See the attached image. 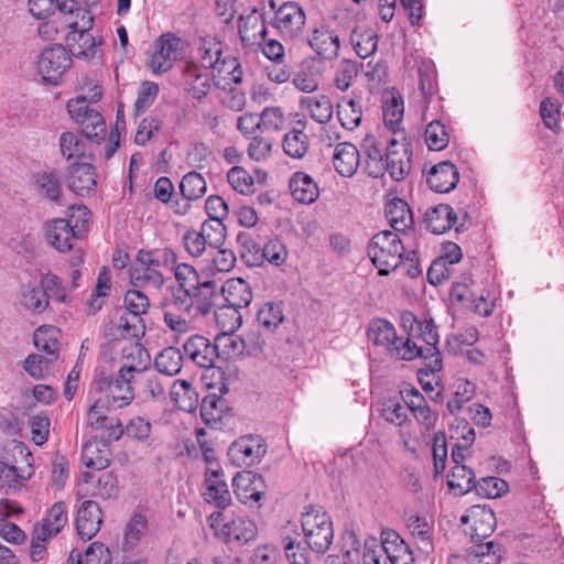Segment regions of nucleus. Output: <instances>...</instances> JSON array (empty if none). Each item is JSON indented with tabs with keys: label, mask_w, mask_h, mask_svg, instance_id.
Returning <instances> with one entry per match:
<instances>
[{
	"label": "nucleus",
	"mask_w": 564,
	"mask_h": 564,
	"mask_svg": "<svg viewBox=\"0 0 564 564\" xmlns=\"http://www.w3.org/2000/svg\"><path fill=\"white\" fill-rule=\"evenodd\" d=\"M65 303L67 291L59 276L52 272L42 273L37 283L22 284L19 290V305L32 315H41L50 308V300Z\"/></svg>",
	"instance_id": "nucleus-1"
},
{
	"label": "nucleus",
	"mask_w": 564,
	"mask_h": 564,
	"mask_svg": "<svg viewBox=\"0 0 564 564\" xmlns=\"http://www.w3.org/2000/svg\"><path fill=\"white\" fill-rule=\"evenodd\" d=\"M85 143H59L62 154L69 162L66 175L68 188L78 196L85 197L94 193L97 185L93 155L86 153Z\"/></svg>",
	"instance_id": "nucleus-2"
},
{
	"label": "nucleus",
	"mask_w": 564,
	"mask_h": 564,
	"mask_svg": "<svg viewBox=\"0 0 564 564\" xmlns=\"http://www.w3.org/2000/svg\"><path fill=\"white\" fill-rule=\"evenodd\" d=\"M402 327L406 330L408 337L416 341L421 340L424 345L417 344V349L422 352L417 356L425 360L429 371L437 372L442 369V357L437 347L440 336L437 328L431 317L417 319L411 311H404L401 314Z\"/></svg>",
	"instance_id": "nucleus-3"
},
{
	"label": "nucleus",
	"mask_w": 564,
	"mask_h": 564,
	"mask_svg": "<svg viewBox=\"0 0 564 564\" xmlns=\"http://www.w3.org/2000/svg\"><path fill=\"white\" fill-rule=\"evenodd\" d=\"M160 308L165 325L173 333L185 334L194 327L197 315L189 292L167 286L166 293L160 302Z\"/></svg>",
	"instance_id": "nucleus-4"
},
{
	"label": "nucleus",
	"mask_w": 564,
	"mask_h": 564,
	"mask_svg": "<svg viewBox=\"0 0 564 564\" xmlns=\"http://www.w3.org/2000/svg\"><path fill=\"white\" fill-rule=\"evenodd\" d=\"M367 251L379 274L388 275L401 264L404 246L397 232L382 230L371 238Z\"/></svg>",
	"instance_id": "nucleus-5"
},
{
	"label": "nucleus",
	"mask_w": 564,
	"mask_h": 564,
	"mask_svg": "<svg viewBox=\"0 0 564 564\" xmlns=\"http://www.w3.org/2000/svg\"><path fill=\"white\" fill-rule=\"evenodd\" d=\"M367 333L373 345L384 347L397 359L413 360L422 352L417 349L416 341L398 337L393 324L387 319L371 321Z\"/></svg>",
	"instance_id": "nucleus-6"
},
{
	"label": "nucleus",
	"mask_w": 564,
	"mask_h": 564,
	"mask_svg": "<svg viewBox=\"0 0 564 564\" xmlns=\"http://www.w3.org/2000/svg\"><path fill=\"white\" fill-rule=\"evenodd\" d=\"M302 530L308 547L316 553H325L334 539L333 522L322 507H308L302 513Z\"/></svg>",
	"instance_id": "nucleus-7"
},
{
	"label": "nucleus",
	"mask_w": 564,
	"mask_h": 564,
	"mask_svg": "<svg viewBox=\"0 0 564 564\" xmlns=\"http://www.w3.org/2000/svg\"><path fill=\"white\" fill-rule=\"evenodd\" d=\"M129 370L131 368L118 370L115 377L101 373L95 379L96 390L102 394L99 399L104 400L107 409H122L133 401V384L137 380L126 375Z\"/></svg>",
	"instance_id": "nucleus-8"
},
{
	"label": "nucleus",
	"mask_w": 564,
	"mask_h": 564,
	"mask_svg": "<svg viewBox=\"0 0 564 564\" xmlns=\"http://www.w3.org/2000/svg\"><path fill=\"white\" fill-rule=\"evenodd\" d=\"M77 15H80V20L68 21L70 31L66 35V43L74 56L91 59L97 56L101 41L90 33L94 24L90 12L88 10H77Z\"/></svg>",
	"instance_id": "nucleus-9"
},
{
	"label": "nucleus",
	"mask_w": 564,
	"mask_h": 564,
	"mask_svg": "<svg viewBox=\"0 0 564 564\" xmlns=\"http://www.w3.org/2000/svg\"><path fill=\"white\" fill-rule=\"evenodd\" d=\"M224 520V513L220 511H215L208 517L214 534L225 543L237 541L246 544L256 539L258 528L252 520L243 517H238L227 523Z\"/></svg>",
	"instance_id": "nucleus-10"
},
{
	"label": "nucleus",
	"mask_w": 564,
	"mask_h": 564,
	"mask_svg": "<svg viewBox=\"0 0 564 564\" xmlns=\"http://www.w3.org/2000/svg\"><path fill=\"white\" fill-rule=\"evenodd\" d=\"M423 221L426 229L436 235L444 234L453 227L459 232L469 221V215L465 208H458L455 212L448 204H438L425 212Z\"/></svg>",
	"instance_id": "nucleus-11"
},
{
	"label": "nucleus",
	"mask_w": 564,
	"mask_h": 564,
	"mask_svg": "<svg viewBox=\"0 0 564 564\" xmlns=\"http://www.w3.org/2000/svg\"><path fill=\"white\" fill-rule=\"evenodd\" d=\"M70 54L62 45L45 48L37 58L36 69L43 82L57 85L72 67Z\"/></svg>",
	"instance_id": "nucleus-12"
},
{
	"label": "nucleus",
	"mask_w": 564,
	"mask_h": 564,
	"mask_svg": "<svg viewBox=\"0 0 564 564\" xmlns=\"http://www.w3.org/2000/svg\"><path fill=\"white\" fill-rule=\"evenodd\" d=\"M265 440L260 435L248 434L236 440L228 449L231 463L238 467L259 464L267 453Z\"/></svg>",
	"instance_id": "nucleus-13"
},
{
	"label": "nucleus",
	"mask_w": 564,
	"mask_h": 564,
	"mask_svg": "<svg viewBox=\"0 0 564 564\" xmlns=\"http://www.w3.org/2000/svg\"><path fill=\"white\" fill-rule=\"evenodd\" d=\"M182 51L183 42L180 37L171 33L163 34L154 43L148 67L153 74L165 73L173 67Z\"/></svg>",
	"instance_id": "nucleus-14"
},
{
	"label": "nucleus",
	"mask_w": 564,
	"mask_h": 564,
	"mask_svg": "<svg viewBox=\"0 0 564 564\" xmlns=\"http://www.w3.org/2000/svg\"><path fill=\"white\" fill-rule=\"evenodd\" d=\"M306 15L296 2H284L274 13L272 25L285 40H294L303 34Z\"/></svg>",
	"instance_id": "nucleus-15"
},
{
	"label": "nucleus",
	"mask_w": 564,
	"mask_h": 564,
	"mask_svg": "<svg viewBox=\"0 0 564 564\" xmlns=\"http://www.w3.org/2000/svg\"><path fill=\"white\" fill-rule=\"evenodd\" d=\"M462 522L465 524L464 532L471 542L490 538L497 525L495 512L484 506H473L468 513L462 517Z\"/></svg>",
	"instance_id": "nucleus-16"
},
{
	"label": "nucleus",
	"mask_w": 564,
	"mask_h": 564,
	"mask_svg": "<svg viewBox=\"0 0 564 564\" xmlns=\"http://www.w3.org/2000/svg\"><path fill=\"white\" fill-rule=\"evenodd\" d=\"M75 215L67 219H53L46 224V239L59 252H66L75 248V242L80 239L82 229L78 221L73 224Z\"/></svg>",
	"instance_id": "nucleus-17"
},
{
	"label": "nucleus",
	"mask_w": 564,
	"mask_h": 564,
	"mask_svg": "<svg viewBox=\"0 0 564 564\" xmlns=\"http://www.w3.org/2000/svg\"><path fill=\"white\" fill-rule=\"evenodd\" d=\"M213 74L196 62H186L182 66L180 85L192 98L202 99L212 89Z\"/></svg>",
	"instance_id": "nucleus-18"
},
{
	"label": "nucleus",
	"mask_w": 564,
	"mask_h": 564,
	"mask_svg": "<svg viewBox=\"0 0 564 564\" xmlns=\"http://www.w3.org/2000/svg\"><path fill=\"white\" fill-rule=\"evenodd\" d=\"M184 356L200 368L209 369L219 358L218 347L203 335H192L183 344Z\"/></svg>",
	"instance_id": "nucleus-19"
},
{
	"label": "nucleus",
	"mask_w": 564,
	"mask_h": 564,
	"mask_svg": "<svg viewBox=\"0 0 564 564\" xmlns=\"http://www.w3.org/2000/svg\"><path fill=\"white\" fill-rule=\"evenodd\" d=\"M107 409L102 399H97L88 410L89 425L104 432L106 442H115L124 433L123 425L118 417L106 415Z\"/></svg>",
	"instance_id": "nucleus-20"
},
{
	"label": "nucleus",
	"mask_w": 564,
	"mask_h": 564,
	"mask_svg": "<svg viewBox=\"0 0 564 564\" xmlns=\"http://www.w3.org/2000/svg\"><path fill=\"white\" fill-rule=\"evenodd\" d=\"M204 482L203 498L207 503L219 509H225L230 505L231 495L220 467H207Z\"/></svg>",
	"instance_id": "nucleus-21"
},
{
	"label": "nucleus",
	"mask_w": 564,
	"mask_h": 564,
	"mask_svg": "<svg viewBox=\"0 0 564 564\" xmlns=\"http://www.w3.org/2000/svg\"><path fill=\"white\" fill-rule=\"evenodd\" d=\"M232 488L237 499L245 505H257L264 494L261 475L252 471H240L232 479Z\"/></svg>",
	"instance_id": "nucleus-22"
},
{
	"label": "nucleus",
	"mask_w": 564,
	"mask_h": 564,
	"mask_svg": "<svg viewBox=\"0 0 564 564\" xmlns=\"http://www.w3.org/2000/svg\"><path fill=\"white\" fill-rule=\"evenodd\" d=\"M310 47L324 61L337 58L340 41L336 31L326 24L315 26L307 37Z\"/></svg>",
	"instance_id": "nucleus-23"
},
{
	"label": "nucleus",
	"mask_w": 564,
	"mask_h": 564,
	"mask_svg": "<svg viewBox=\"0 0 564 564\" xmlns=\"http://www.w3.org/2000/svg\"><path fill=\"white\" fill-rule=\"evenodd\" d=\"M411 143H388L386 149V170L395 182L403 181L412 167Z\"/></svg>",
	"instance_id": "nucleus-24"
},
{
	"label": "nucleus",
	"mask_w": 564,
	"mask_h": 564,
	"mask_svg": "<svg viewBox=\"0 0 564 564\" xmlns=\"http://www.w3.org/2000/svg\"><path fill=\"white\" fill-rule=\"evenodd\" d=\"M102 512L99 505L94 500H85L76 517V530L83 540H91L100 529Z\"/></svg>",
	"instance_id": "nucleus-25"
},
{
	"label": "nucleus",
	"mask_w": 564,
	"mask_h": 564,
	"mask_svg": "<svg viewBox=\"0 0 564 564\" xmlns=\"http://www.w3.org/2000/svg\"><path fill=\"white\" fill-rule=\"evenodd\" d=\"M459 182V171L449 161H442L431 167L426 175L429 187L436 193H449Z\"/></svg>",
	"instance_id": "nucleus-26"
},
{
	"label": "nucleus",
	"mask_w": 564,
	"mask_h": 564,
	"mask_svg": "<svg viewBox=\"0 0 564 564\" xmlns=\"http://www.w3.org/2000/svg\"><path fill=\"white\" fill-rule=\"evenodd\" d=\"M384 214L394 232L406 234L414 227V217L409 204L399 197L386 202Z\"/></svg>",
	"instance_id": "nucleus-27"
},
{
	"label": "nucleus",
	"mask_w": 564,
	"mask_h": 564,
	"mask_svg": "<svg viewBox=\"0 0 564 564\" xmlns=\"http://www.w3.org/2000/svg\"><path fill=\"white\" fill-rule=\"evenodd\" d=\"M238 31L245 46L261 44V40L267 34L262 14L257 10L241 14L238 21Z\"/></svg>",
	"instance_id": "nucleus-28"
},
{
	"label": "nucleus",
	"mask_w": 564,
	"mask_h": 564,
	"mask_svg": "<svg viewBox=\"0 0 564 564\" xmlns=\"http://www.w3.org/2000/svg\"><path fill=\"white\" fill-rule=\"evenodd\" d=\"M226 304L235 310L247 307L252 301V291L241 278L227 280L220 289Z\"/></svg>",
	"instance_id": "nucleus-29"
},
{
	"label": "nucleus",
	"mask_w": 564,
	"mask_h": 564,
	"mask_svg": "<svg viewBox=\"0 0 564 564\" xmlns=\"http://www.w3.org/2000/svg\"><path fill=\"white\" fill-rule=\"evenodd\" d=\"M189 293L197 317L206 316L213 312L216 305L215 301L218 297V285L214 280L202 281Z\"/></svg>",
	"instance_id": "nucleus-30"
},
{
	"label": "nucleus",
	"mask_w": 564,
	"mask_h": 564,
	"mask_svg": "<svg viewBox=\"0 0 564 564\" xmlns=\"http://www.w3.org/2000/svg\"><path fill=\"white\" fill-rule=\"evenodd\" d=\"M144 333V323L142 317H134L123 314L117 323H110L105 329V336L109 340H119L121 338H139Z\"/></svg>",
	"instance_id": "nucleus-31"
},
{
	"label": "nucleus",
	"mask_w": 564,
	"mask_h": 564,
	"mask_svg": "<svg viewBox=\"0 0 564 564\" xmlns=\"http://www.w3.org/2000/svg\"><path fill=\"white\" fill-rule=\"evenodd\" d=\"M150 365V355L145 348L138 343H132L122 349V364L119 370L131 368L128 376L138 380L143 376L144 370Z\"/></svg>",
	"instance_id": "nucleus-32"
},
{
	"label": "nucleus",
	"mask_w": 564,
	"mask_h": 564,
	"mask_svg": "<svg viewBox=\"0 0 564 564\" xmlns=\"http://www.w3.org/2000/svg\"><path fill=\"white\" fill-rule=\"evenodd\" d=\"M111 459V451L108 442L90 440L84 444L82 460L88 468L101 470L108 467Z\"/></svg>",
	"instance_id": "nucleus-33"
},
{
	"label": "nucleus",
	"mask_w": 564,
	"mask_h": 564,
	"mask_svg": "<svg viewBox=\"0 0 564 564\" xmlns=\"http://www.w3.org/2000/svg\"><path fill=\"white\" fill-rule=\"evenodd\" d=\"M359 150L355 143H337L333 164L335 170L345 177L352 176L360 162Z\"/></svg>",
	"instance_id": "nucleus-34"
},
{
	"label": "nucleus",
	"mask_w": 564,
	"mask_h": 564,
	"mask_svg": "<svg viewBox=\"0 0 564 564\" xmlns=\"http://www.w3.org/2000/svg\"><path fill=\"white\" fill-rule=\"evenodd\" d=\"M292 197L303 204L314 203L319 195L318 186L313 178L303 172H296L289 182Z\"/></svg>",
	"instance_id": "nucleus-35"
},
{
	"label": "nucleus",
	"mask_w": 564,
	"mask_h": 564,
	"mask_svg": "<svg viewBox=\"0 0 564 564\" xmlns=\"http://www.w3.org/2000/svg\"><path fill=\"white\" fill-rule=\"evenodd\" d=\"M88 104H90L89 100L82 96L72 98L67 102V111L77 123L89 121L95 130L100 131L104 129V119L99 112L90 109Z\"/></svg>",
	"instance_id": "nucleus-36"
},
{
	"label": "nucleus",
	"mask_w": 564,
	"mask_h": 564,
	"mask_svg": "<svg viewBox=\"0 0 564 564\" xmlns=\"http://www.w3.org/2000/svg\"><path fill=\"white\" fill-rule=\"evenodd\" d=\"M474 545L467 549V560L470 564H500L502 549L495 541L473 542Z\"/></svg>",
	"instance_id": "nucleus-37"
},
{
	"label": "nucleus",
	"mask_w": 564,
	"mask_h": 564,
	"mask_svg": "<svg viewBox=\"0 0 564 564\" xmlns=\"http://www.w3.org/2000/svg\"><path fill=\"white\" fill-rule=\"evenodd\" d=\"M34 185L42 197L56 204H61L62 181L57 171L47 170L35 174Z\"/></svg>",
	"instance_id": "nucleus-38"
},
{
	"label": "nucleus",
	"mask_w": 564,
	"mask_h": 564,
	"mask_svg": "<svg viewBox=\"0 0 564 564\" xmlns=\"http://www.w3.org/2000/svg\"><path fill=\"white\" fill-rule=\"evenodd\" d=\"M170 395L175 406L184 412L192 413L199 404L196 389L186 380L174 381Z\"/></svg>",
	"instance_id": "nucleus-39"
},
{
	"label": "nucleus",
	"mask_w": 564,
	"mask_h": 564,
	"mask_svg": "<svg viewBox=\"0 0 564 564\" xmlns=\"http://www.w3.org/2000/svg\"><path fill=\"white\" fill-rule=\"evenodd\" d=\"M404 105L401 96L388 93L383 97L382 115L386 127L393 133L401 132Z\"/></svg>",
	"instance_id": "nucleus-40"
},
{
	"label": "nucleus",
	"mask_w": 564,
	"mask_h": 564,
	"mask_svg": "<svg viewBox=\"0 0 564 564\" xmlns=\"http://www.w3.org/2000/svg\"><path fill=\"white\" fill-rule=\"evenodd\" d=\"M300 105L319 123L327 122L333 116V104L325 95L302 97Z\"/></svg>",
	"instance_id": "nucleus-41"
},
{
	"label": "nucleus",
	"mask_w": 564,
	"mask_h": 564,
	"mask_svg": "<svg viewBox=\"0 0 564 564\" xmlns=\"http://www.w3.org/2000/svg\"><path fill=\"white\" fill-rule=\"evenodd\" d=\"M111 291V275L110 271L107 267H102L99 271L96 286L87 301V308L89 314H96L99 312L104 304L106 297L110 295Z\"/></svg>",
	"instance_id": "nucleus-42"
},
{
	"label": "nucleus",
	"mask_w": 564,
	"mask_h": 564,
	"mask_svg": "<svg viewBox=\"0 0 564 564\" xmlns=\"http://www.w3.org/2000/svg\"><path fill=\"white\" fill-rule=\"evenodd\" d=\"M67 509L63 501L55 502L48 510L47 516L42 520V524L37 528L43 535L54 536L67 523Z\"/></svg>",
	"instance_id": "nucleus-43"
},
{
	"label": "nucleus",
	"mask_w": 564,
	"mask_h": 564,
	"mask_svg": "<svg viewBox=\"0 0 564 564\" xmlns=\"http://www.w3.org/2000/svg\"><path fill=\"white\" fill-rule=\"evenodd\" d=\"M69 564H111V555L108 549L100 543H93L86 550L84 556L77 550H73L68 557Z\"/></svg>",
	"instance_id": "nucleus-44"
},
{
	"label": "nucleus",
	"mask_w": 564,
	"mask_h": 564,
	"mask_svg": "<svg viewBox=\"0 0 564 564\" xmlns=\"http://www.w3.org/2000/svg\"><path fill=\"white\" fill-rule=\"evenodd\" d=\"M283 321L282 303L267 302L257 312V322L264 332H275Z\"/></svg>",
	"instance_id": "nucleus-45"
},
{
	"label": "nucleus",
	"mask_w": 564,
	"mask_h": 564,
	"mask_svg": "<svg viewBox=\"0 0 564 564\" xmlns=\"http://www.w3.org/2000/svg\"><path fill=\"white\" fill-rule=\"evenodd\" d=\"M475 473L466 465H454L448 475L447 485L451 489L457 490L459 495H465L476 485Z\"/></svg>",
	"instance_id": "nucleus-46"
},
{
	"label": "nucleus",
	"mask_w": 564,
	"mask_h": 564,
	"mask_svg": "<svg viewBox=\"0 0 564 564\" xmlns=\"http://www.w3.org/2000/svg\"><path fill=\"white\" fill-rule=\"evenodd\" d=\"M181 350L175 347L164 348L154 359V366L159 372L166 376L177 375L183 365Z\"/></svg>",
	"instance_id": "nucleus-47"
},
{
	"label": "nucleus",
	"mask_w": 564,
	"mask_h": 564,
	"mask_svg": "<svg viewBox=\"0 0 564 564\" xmlns=\"http://www.w3.org/2000/svg\"><path fill=\"white\" fill-rule=\"evenodd\" d=\"M454 386L453 397L447 401V410L453 415L460 412L464 404L469 402L476 392V384L465 378L457 379Z\"/></svg>",
	"instance_id": "nucleus-48"
},
{
	"label": "nucleus",
	"mask_w": 564,
	"mask_h": 564,
	"mask_svg": "<svg viewBox=\"0 0 564 564\" xmlns=\"http://www.w3.org/2000/svg\"><path fill=\"white\" fill-rule=\"evenodd\" d=\"M130 282L134 288L153 286L160 289L164 284V276L155 268L134 267L129 270Z\"/></svg>",
	"instance_id": "nucleus-49"
},
{
	"label": "nucleus",
	"mask_w": 564,
	"mask_h": 564,
	"mask_svg": "<svg viewBox=\"0 0 564 564\" xmlns=\"http://www.w3.org/2000/svg\"><path fill=\"white\" fill-rule=\"evenodd\" d=\"M360 560V542L354 532L344 535L341 554L329 555L326 564H356Z\"/></svg>",
	"instance_id": "nucleus-50"
},
{
	"label": "nucleus",
	"mask_w": 564,
	"mask_h": 564,
	"mask_svg": "<svg viewBox=\"0 0 564 564\" xmlns=\"http://www.w3.org/2000/svg\"><path fill=\"white\" fill-rule=\"evenodd\" d=\"M207 189L206 181L197 172H188L180 183V192L183 200H196L202 198Z\"/></svg>",
	"instance_id": "nucleus-51"
},
{
	"label": "nucleus",
	"mask_w": 564,
	"mask_h": 564,
	"mask_svg": "<svg viewBox=\"0 0 564 564\" xmlns=\"http://www.w3.org/2000/svg\"><path fill=\"white\" fill-rule=\"evenodd\" d=\"M216 85H220V80H228L235 84L240 83L242 72L238 61L234 57H223L210 70Z\"/></svg>",
	"instance_id": "nucleus-52"
},
{
	"label": "nucleus",
	"mask_w": 564,
	"mask_h": 564,
	"mask_svg": "<svg viewBox=\"0 0 564 564\" xmlns=\"http://www.w3.org/2000/svg\"><path fill=\"white\" fill-rule=\"evenodd\" d=\"M408 527L422 551L429 553L433 550L432 528L425 518L411 516L408 519Z\"/></svg>",
	"instance_id": "nucleus-53"
},
{
	"label": "nucleus",
	"mask_w": 564,
	"mask_h": 564,
	"mask_svg": "<svg viewBox=\"0 0 564 564\" xmlns=\"http://www.w3.org/2000/svg\"><path fill=\"white\" fill-rule=\"evenodd\" d=\"M56 328L51 326H40L33 336L35 347L46 352L51 358L50 361H53L57 358L58 351V340L56 338Z\"/></svg>",
	"instance_id": "nucleus-54"
},
{
	"label": "nucleus",
	"mask_w": 564,
	"mask_h": 564,
	"mask_svg": "<svg viewBox=\"0 0 564 564\" xmlns=\"http://www.w3.org/2000/svg\"><path fill=\"white\" fill-rule=\"evenodd\" d=\"M225 409V400L216 394L209 393L200 402V416L207 424H216L221 421Z\"/></svg>",
	"instance_id": "nucleus-55"
},
{
	"label": "nucleus",
	"mask_w": 564,
	"mask_h": 564,
	"mask_svg": "<svg viewBox=\"0 0 564 564\" xmlns=\"http://www.w3.org/2000/svg\"><path fill=\"white\" fill-rule=\"evenodd\" d=\"M148 521L142 514H134L126 525L123 536V551H133L139 544L141 536L145 534Z\"/></svg>",
	"instance_id": "nucleus-56"
},
{
	"label": "nucleus",
	"mask_w": 564,
	"mask_h": 564,
	"mask_svg": "<svg viewBox=\"0 0 564 564\" xmlns=\"http://www.w3.org/2000/svg\"><path fill=\"white\" fill-rule=\"evenodd\" d=\"M173 272L176 284L170 285L172 289L189 292L202 282L197 270L192 264L180 263V265L175 267Z\"/></svg>",
	"instance_id": "nucleus-57"
},
{
	"label": "nucleus",
	"mask_w": 564,
	"mask_h": 564,
	"mask_svg": "<svg viewBox=\"0 0 564 564\" xmlns=\"http://www.w3.org/2000/svg\"><path fill=\"white\" fill-rule=\"evenodd\" d=\"M337 116L344 128L354 130L361 121L362 111L354 99L344 98L337 106Z\"/></svg>",
	"instance_id": "nucleus-58"
},
{
	"label": "nucleus",
	"mask_w": 564,
	"mask_h": 564,
	"mask_svg": "<svg viewBox=\"0 0 564 564\" xmlns=\"http://www.w3.org/2000/svg\"><path fill=\"white\" fill-rule=\"evenodd\" d=\"M474 490L482 498L495 499L508 492L509 485L502 478L489 476L476 481Z\"/></svg>",
	"instance_id": "nucleus-59"
},
{
	"label": "nucleus",
	"mask_w": 564,
	"mask_h": 564,
	"mask_svg": "<svg viewBox=\"0 0 564 564\" xmlns=\"http://www.w3.org/2000/svg\"><path fill=\"white\" fill-rule=\"evenodd\" d=\"M227 181L239 194L251 195L256 191L252 175L241 166H232L227 173Z\"/></svg>",
	"instance_id": "nucleus-60"
},
{
	"label": "nucleus",
	"mask_w": 564,
	"mask_h": 564,
	"mask_svg": "<svg viewBox=\"0 0 564 564\" xmlns=\"http://www.w3.org/2000/svg\"><path fill=\"white\" fill-rule=\"evenodd\" d=\"M390 549L387 543L371 539L365 542L362 552L364 564H390Z\"/></svg>",
	"instance_id": "nucleus-61"
},
{
	"label": "nucleus",
	"mask_w": 564,
	"mask_h": 564,
	"mask_svg": "<svg viewBox=\"0 0 564 564\" xmlns=\"http://www.w3.org/2000/svg\"><path fill=\"white\" fill-rule=\"evenodd\" d=\"M237 241L241 247L240 256L249 265H258L262 262L261 249L263 245L258 242L250 234H239Z\"/></svg>",
	"instance_id": "nucleus-62"
},
{
	"label": "nucleus",
	"mask_w": 564,
	"mask_h": 564,
	"mask_svg": "<svg viewBox=\"0 0 564 564\" xmlns=\"http://www.w3.org/2000/svg\"><path fill=\"white\" fill-rule=\"evenodd\" d=\"M205 242L208 247L215 249L220 248L226 240V226L219 220H205L200 228Z\"/></svg>",
	"instance_id": "nucleus-63"
},
{
	"label": "nucleus",
	"mask_w": 564,
	"mask_h": 564,
	"mask_svg": "<svg viewBox=\"0 0 564 564\" xmlns=\"http://www.w3.org/2000/svg\"><path fill=\"white\" fill-rule=\"evenodd\" d=\"M358 72L359 68L356 62L350 59H341L336 67L334 77L335 86L341 91L347 90L350 87L354 78L358 75Z\"/></svg>",
	"instance_id": "nucleus-64"
}]
</instances>
